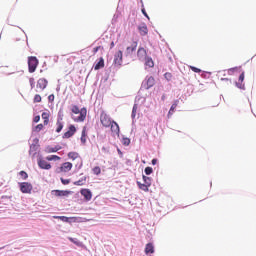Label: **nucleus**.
<instances>
[{"mask_svg": "<svg viewBox=\"0 0 256 256\" xmlns=\"http://www.w3.org/2000/svg\"><path fill=\"white\" fill-rule=\"evenodd\" d=\"M68 239H69V241H71V243H74L75 245H77V239L72 238V237H69Z\"/></svg>", "mask_w": 256, "mask_h": 256, "instance_id": "obj_45", "label": "nucleus"}, {"mask_svg": "<svg viewBox=\"0 0 256 256\" xmlns=\"http://www.w3.org/2000/svg\"><path fill=\"white\" fill-rule=\"evenodd\" d=\"M19 175L24 181L29 178V175L25 171H20Z\"/></svg>", "mask_w": 256, "mask_h": 256, "instance_id": "obj_32", "label": "nucleus"}, {"mask_svg": "<svg viewBox=\"0 0 256 256\" xmlns=\"http://www.w3.org/2000/svg\"><path fill=\"white\" fill-rule=\"evenodd\" d=\"M57 151H61V146H55V147H51V146H47L45 148V153H57Z\"/></svg>", "mask_w": 256, "mask_h": 256, "instance_id": "obj_17", "label": "nucleus"}, {"mask_svg": "<svg viewBox=\"0 0 256 256\" xmlns=\"http://www.w3.org/2000/svg\"><path fill=\"white\" fill-rule=\"evenodd\" d=\"M73 169V164L71 162H64L58 169V173H69Z\"/></svg>", "mask_w": 256, "mask_h": 256, "instance_id": "obj_8", "label": "nucleus"}, {"mask_svg": "<svg viewBox=\"0 0 256 256\" xmlns=\"http://www.w3.org/2000/svg\"><path fill=\"white\" fill-rule=\"evenodd\" d=\"M137 185L139 187V189H141L142 191H145L146 193L149 191V186L148 184H141V182H137Z\"/></svg>", "mask_w": 256, "mask_h": 256, "instance_id": "obj_26", "label": "nucleus"}, {"mask_svg": "<svg viewBox=\"0 0 256 256\" xmlns=\"http://www.w3.org/2000/svg\"><path fill=\"white\" fill-rule=\"evenodd\" d=\"M114 120L111 119V116H109L107 113L105 112H102L100 114V123L103 127H105L106 129L111 127V123L113 122Z\"/></svg>", "mask_w": 256, "mask_h": 256, "instance_id": "obj_3", "label": "nucleus"}, {"mask_svg": "<svg viewBox=\"0 0 256 256\" xmlns=\"http://www.w3.org/2000/svg\"><path fill=\"white\" fill-rule=\"evenodd\" d=\"M152 165H157V159L154 158V159L152 160Z\"/></svg>", "mask_w": 256, "mask_h": 256, "instance_id": "obj_48", "label": "nucleus"}, {"mask_svg": "<svg viewBox=\"0 0 256 256\" xmlns=\"http://www.w3.org/2000/svg\"><path fill=\"white\" fill-rule=\"evenodd\" d=\"M114 65L121 67L123 65V51L119 50L114 55Z\"/></svg>", "mask_w": 256, "mask_h": 256, "instance_id": "obj_7", "label": "nucleus"}, {"mask_svg": "<svg viewBox=\"0 0 256 256\" xmlns=\"http://www.w3.org/2000/svg\"><path fill=\"white\" fill-rule=\"evenodd\" d=\"M46 161H61V157L57 155H50L46 157Z\"/></svg>", "mask_w": 256, "mask_h": 256, "instance_id": "obj_28", "label": "nucleus"}, {"mask_svg": "<svg viewBox=\"0 0 256 256\" xmlns=\"http://www.w3.org/2000/svg\"><path fill=\"white\" fill-rule=\"evenodd\" d=\"M39 65V60L35 56L28 57V71L29 73H35Z\"/></svg>", "mask_w": 256, "mask_h": 256, "instance_id": "obj_2", "label": "nucleus"}, {"mask_svg": "<svg viewBox=\"0 0 256 256\" xmlns=\"http://www.w3.org/2000/svg\"><path fill=\"white\" fill-rule=\"evenodd\" d=\"M42 119L44 120V125H49V112H43Z\"/></svg>", "mask_w": 256, "mask_h": 256, "instance_id": "obj_27", "label": "nucleus"}, {"mask_svg": "<svg viewBox=\"0 0 256 256\" xmlns=\"http://www.w3.org/2000/svg\"><path fill=\"white\" fill-rule=\"evenodd\" d=\"M63 118H58L57 119V122H56V125H57V128H56V133H61V131H63Z\"/></svg>", "mask_w": 256, "mask_h": 256, "instance_id": "obj_21", "label": "nucleus"}, {"mask_svg": "<svg viewBox=\"0 0 256 256\" xmlns=\"http://www.w3.org/2000/svg\"><path fill=\"white\" fill-rule=\"evenodd\" d=\"M137 56L140 61H143V59H147V50H145V48L143 47H140L137 51Z\"/></svg>", "mask_w": 256, "mask_h": 256, "instance_id": "obj_15", "label": "nucleus"}, {"mask_svg": "<svg viewBox=\"0 0 256 256\" xmlns=\"http://www.w3.org/2000/svg\"><path fill=\"white\" fill-rule=\"evenodd\" d=\"M99 49H101V46L93 48L94 55H95V53H97L99 51Z\"/></svg>", "mask_w": 256, "mask_h": 256, "instance_id": "obj_47", "label": "nucleus"}, {"mask_svg": "<svg viewBox=\"0 0 256 256\" xmlns=\"http://www.w3.org/2000/svg\"><path fill=\"white\" fill-rule=\"evenodd\" d=\"M71 111L74 113V115H79L78 117L72 116V119L75 123H83V121L87 119V108L83 107L79 109V106L73 105Z\"/></svg>", "mask_w": 256, "mask_h": 256, "instance_id": "obj_1", "label": "nucleus"}, {"mask_svg": "<svg viewBox=\"0 0 256 256\" xmlns=\"http://www.w3.org/2000/svg\"><path fill=\"white\" fill-rule=\"evenodd\" d=\"M54 219H60V221H63L64 223H69V217L66 216H54Z\"/></svg>", "mask_w": 256, "mask_h": 256, "instance_id": "obj_30", "label": "nucleus"}, {"mask_svg": "<svg viewBox=\"0 0 256 256\" xmlns=\"http://www.w3.org/2000/svg\"><path fill=\"white\" fill-rule=\"evenodd\" d=\"M235 71H239V68H238V67L230 68V69L228 70V73H235Z\"/></svg>", "mask_w": 256, "mask_h": 256, "instance_id": "obj_43", "label": "nucleus"}, {"mask_svg": "<svg viewBox=\"0 0 256 256\" xmlns=\"http://www.w3.org/2000/svg\"><path fill=\"white\" fill-rule=\"evenodd\" d=\"M164 77L166 80L171 81V79H173V74H171L170 72H166L164 74Z\"/></svg>", "mask_w": 256, "mask_h": 256, "instance_id": "obj_36", "label": "nucleus"}, {"mask_svg": "<svg viewBox=\"0 0 256 256\" xmlns=\"http://www.w3.org/2000/svg\"><path fill=\"white\" fill-rule=\"evenodd\" d=\"M138 31L142 37H145L147 33H149V29L147 28V25L142 24L138 27Z\"/></svg>", "mask_w": 256, "mask_h": 256, "instance_id": "obj_16", "label": "nucleus"}, {"mask_svg": "<svg viewBox=\"0 0 256 256\" xmlns=\"http://www.w3.org/2000/svg\"><path fill=\"white\" fill-rule=\"evenodd\" d=\"M162 101H165V95L162 96Z\"/></svg>", "mask_w": 256, "mask_h": 256, "instance_id": "obj_52", "label": "nucleus"}, {"mask_svg": "<svg viewBox=\"0 0 256 256\" xmlns=\"http://www.w3.org/2000/svg\"><path fill=\"white\" fill-rule=\"evenodd\" d=\"M221 81H229L227 78H222Z\"/></svg>", "mask_w": 256, "mask_h": 256, "instance_id": "obj_50", "label": "nucleus"}, {"mask_svg": "<svg viewBox=\"0 0 256 256\" xmlns=\"http://www.w3.org/2000/svg\"><path fill=\"white\" fill-rule=\"evenodd\" d=\"M94 175H101V167L96 166L92 169Z\"/></svg>", "mask_w": 256, "mask_h": 256, "instance_id": "obj_31", "label": "nucleus"}, {"mask_svg": "<svg viewBox=\"0 0 256 256\" xmlns=\"http://www.w3.org/2000/svg\"><path fill=\"white\" fill-rule=\"evenodd\" d=\"M81 143H87V126H84L82 129Z\"/></svg>", "mask_w": 256, "mask_h": 256, "instance_id": "obj_23", "label": "nucleus"}, {"mask_svg": "<svg viewBox=\"0 0 256 256\" xmlns=\"http://www.w3.org/2000/svg\"><path fill=\"white\" fill-rule=\"evenodd\" d=\"M42 129H43V124H38V125L35 127L34 131H36V133H39V131H42Z\"/></svg>", "mask_w": 256, "mask_h": 256, "instance_id": "obj_38", "label": "nucleus"}, {"mask_svg": "<svg viewBox=\"0 0 256 256\" xmlns=\"http://www.w3.org/2000/svg\"><path fill=\"white\" fill-rule=\"evenodd\" d=\"M47 85H49V81H47V79L45 78H40L37 81L36 84V91H45V89H47Z\"/></svg>", "mask_w": 256, "mask_h": 256, "instance_id": "obj_5", "label": "nucleus"}, {"mask_svg": "<svg viewBox=\"0 0 256 256\" xmlns=\"http://www.w3.org/2000/svg\"><path fill=\"white\" fill-rule=\"evenodd\" d=\"M111 47H115V43L114 42L111 43Z\"/></svg>", "mask_w": 256, "mask_h": 256, "instance_id": "obj_51", "label": "nucleus"}, {"mask_svg": "<svg viewBox=\"0 0 256 256\" xmlns=\"http://www.w3.org/2000/svg\"><path fill=\"white\" fill-rule=\"evenodd\" d=\"M21 193L30 194L33 191V185L29 182L19 183Z\"/></svg>", "mask_w": 256, "mask_h": 256, "instance_id": "obj_4", "label": "nucleus"}, {"mask_svg": "<svg viewBox=\"0 0 256 256\" xmlns=\"http://www.w3.org/2000/svg\"><path fill=\"white\" fill-rule=\"evenodd\" d=\"M75 133H77V128H75V125H70L68 128V131H66L63 134V139H69V138L73 137L75 135Z\"/></svg>", "mask_w": 256, "mask_h": 256, "instance_id": "obj_9", "label": "nucleus"}, {"mask_svg": "<svg viewBox=\"0 0 256 256\" xmlns=\"http://www.w3.org/2000/svg\"><path fill=\"white\" fill-rule=\"evenodd\" d=\"M132 117H135V107L132 110Z\"/></svg>", "mask_w": 256, "mask_h": 256, "instance_id": "obj_49", "label": "nucleus"}, {"mask_svg": "<svg viewBox=\"0 0 256 256\" xmlns=\"http://www.w3.org/2000/svg\"><path fill=\"white\" fill-rule=\"evenodd\" d=\"M38 167H40V169H45L46 171H49V169H51V163L47 162V160L43 158H39Z\"/></svg>", "mask_w": 256, "mask_h": 256, "instance_id": "obj_10", "label": "nucleus"}, {"mask_svg": "<svg viewBox=\"0 0 256 256\" xmlns=\"http://www.w3.org/2000/svg\"><path fill=\"white\" fill-rule=\"evenodd\" d=\"M34 123H39V121H41V116H35L33 119Z\"/></svg>", "mask_w": 256, "mask_h": 256, "instance_id": "obj_44", "label": "nucleus"}, {"mask_svg": "<svg viewBox=\"0 0 256 256\" xmlns=\"http://www.w3.org/2000/svg\"><path fill=\"white\" fill-rule=\"evenodd\" d=\"M29 83H30V87L33 89V87H35V78H30Z\"/></svg>", "mask_w": 256, "mask_h": 256, "instance_id": "obj_42", "label": "nucleus"}, {"mask_svg": "<svg viewBox=\"0 0 256 256\" xmlns=\"http://www.w3.org/2000/svg\"><path fill=\"white\" fill-rule=\"evenodd\" d=\"M142 13L144 15V17L149 19V15L147 14V12L145 11V8L142 9Z\"/></svg>", "mask_w": 256, "mask_h": 256, "instance_id": "obj_46", "label": "nucleus"}, {"mask_svg": "<svg viewBox=\"0 0 256 256\" xmlns=\"http://www.w3.org/2000/svg\"><path fill=\"white\" fill-rule=\"evenodd\" d=\"M122 145H126V146L131 145V139L123 138L122 139Z\"/></svg>", "mask_w": 256, "mask_h": 256, "instance_id": "obj_35", "label": "nucleus"}, {"mask_svg": "<svg viewBox=\"0 0 256 256\" xmlns=\"http://www.w3.org/2000/svg\"><path fill=\"white\" fill-rule=\"evenodd\" d=\"M103 67H105V60L103 59V57H101L99 62H97L94 66V69L95 71H99V69H103Z\"/></svg>", "mask_w": 256, "mask_h": 256, "instance_id": "obj_19", "label": "nucleus"}, {"mask_svg": "<svg viewBox=\"0 0 256 256\" xmlns=\"http://www.w3.org/2000/svg\"><path fill=\"white\" fill-rule=\"evenodd\" d=\"M245 81V72H242L238 78V82H236V87L238 89H245V84L243 83Z\"/></svg>", "mask_w": 256, "mask_h": 256, "instance_id": "obj_12", "label": "nucleus"}, {"mask_svg": "<svg viewBox=\"0 0 256 256\" xmlns=\"http://www.w3.org/2000/svg\"><path fill=\"white\" fill-rule=\"evenodd\" d=\"M48 101H49V103H53V101H55V95L54 94H50L48 96Z\"/></svg>", "mask_w": 256, "mask_h": 256, "instance_id": "obj_41", "label": "nucleus"}, {"mask_svg": "<svg viewBox=\"0 0 256 256\" xmlns=\"http://www.w3.org/2000/svg\"><path fill=\"white\" fill-rule=\"evenodd\" d=\"M144 171H145V173H146L147 175H151V173H153V168H151V167H146Z\"/></svg>", "mask_w": 256, "mask_h": 256, "instance_id": "obj_40", "label": "nucleus"}, {"mask_svg": "<svg viewBox=\"0 0 256 256\" xmlns=\"http://www.w3.org/2000/svg\"><path fill=\"white\" fill-rule=\"evenodd\" d=\"M60 181H61L62 185H69V183H71V180L64 179V178H60Z\"/></svg>", "mask_w": 256, "mask_h": 256, "instance_id": "obj_37", "label": "nucleus"}, {"mask_svg": "<svg viewBox=\"0 0 256 256\" xmlns=\"http://www.w3.org/2000/svg\"><path fill=\"white\" fill-rule=\"evenodd\" d=\"M41 101H42L41 95L36 94V95L34 96L33 102H34V103H41Z\"/></svg>", "mask_w": 256, "mask_h": 256, "instance_id": "obj_34", "label": "nucleus"}, {"mask_svg": "<svg viewBox=\"0 0 256 256\" xmlns=\"http://www.w3.org/2000/svg\"><path fill=\"white\" fill-rule=\"evenodd\" d=\"M53 193L56 197H67L71 195V191L69 190H54Z\"/></svg>", "mask_w": 256, "mask_h": 256, "instance_id": "obj_13", "label": "nucleus"}, {"mask_svg": "<svg viewBox=\"0 0 256 256\" xmlns=\"http://www.w3.org/2000/svg\"><path fill=\"white\" fill-rule=\"evenodd\" d=\"M145 253L146 255H152V253H155V246H153V243L146 244Z\"/></svg>", "mask_w": 256, "mask_h": 256, "instance_id": "obj_18", "label": "nucleus"}, {"mask_svg": "<svg viewBox=\"0 0 256 256\" xmlns=\"http://www.w3.org/2000/svg\"><path fill=\"white\" fill-rule=\"evenodd\" d=\"M71 219H73V220L75 221L77 218H75V217H72Z\"/></svg>", "mask_w": 256, "mask_h": 256, "instance_id": "obj_53", "label": "nucleus"}, {"mask_svg": "<svg viewBox=\"0 0 256 256\" xmlns=\"http://www.w3.org/2000/svg\"><path fill=\"white\" fill-rule=\"evenodd\" d=\"M135 51H137V41L132 42V44L126 48L125 56L131 57Z\"/></svg>", "mask_w": 256, "mask_h": 256, "instance_id": "obj_6", "label": "nucleus"}, {"mask_svg": "<svg viewBox=\"0 0 256 256\" xmlns=\"http://www.w3.org/2000/svg\"><path fill=\"white\" fill-rule=\"evenodd\" d=\"M68 157H69V159H72L73 161H75V159L79 158V153H77V152H69L68 153Z\"/></svg>", "mask_w": 256, "mask_h": 256, "instance_id": "obj_29", "label": "nucleus"}, {"mask_svg": "<svg viewBox=\"0 0 256 256\" xmlns=\"http://www.w3.org/2000/svg\"><path fill=\"white\" fill-rule=\"evenodd\" d=\"M177 105H179V100H175L174 103L172 104L169 112H168V117H171L173 113H175V109H177Z\"/></svg>", "mask_w": 256, "mask_h": 256, "instance_id": "obj_22", "label": "nucleus"}, {"mask_svg": "<svg viewBox=\"0 0 256 256\" xmlns=\"http://www.w3.org/2000/svg\"><path fill=\"white\" fill-rule=\"evenodd\" d=\"M145 59V65L147 67H155V62H153V59L151 57H146Z\"/></svg>", "mask_w": 256, "mask_h": 256, "instance_id": "obj_25", "label": "nucleus"}, {"mask_svg": "<svg viewBox=\"0 0 256 256\" xmlns=\"http://www.w3.org/2000/svg\"><path fill=\"white\" fill-rule=\"evenodd\" d=\"M143 181H144V184H146L149 187H151V178L150 177L143 176Z\"/></svg>", "mask_w": 256, "mask_h": 256, "instance_id": "obj_33", "label": "nucleus"}, {"mask_svg": "<svg viewBox=\"0 0 256 256\" xmlns=\"http://www.w3.org/2000/svg\"><path fill=\"white\" fill-rule=\"evenodd\" d=\"M81 195L84 196L85 201H91L93 199V193H91V190L89 189H82L80 191Z\"/></svg>", "mask_w": 256, "mask_h": 256, "instance_id": "obj_11", "label": "nucleus"}, {"mask_svg": "<svg viewBox=\"0 0 256 256\" xmlns=\"http://www.w3.org/2000/svg\"><path fill=\"white\" fill-rule=\"evenodd\" d=\"M155 85V78L153 76L148 77L146 81V89H151Z\"/></svg>", "mask_w": 256, "mask_h": 256, "instance_id": "obj_20", "label": "nucleus"}, {"mask_svg": "<svg viewBox=\"0 0 256 256\" xmlns=\"http://www.w3.org/2000/svg\"><path fill=\"white\" fill-rule=\"evenodd\" d=\"M110 129L114 135H119V133L121 132L119 124L115 122V120L110 124Z\"/></svg>", "mask_w": 256, "mask_h": 256, "instance_id": "obj_14", "label": "nucleus"}, {"mask_svg": "<svg viewBox=\"0 0 256 256\" xmlns=\"http://www.w3.org/2000/svg\"><path fill=\"white\" fill-rule=\"evenodd\" d=\"M191 71H193L194 73H201V69L194 67V66H190Z\"/></svg>", "mask_w": 256, "mask_h": 256, "instance_id": "obj_39", "label": "nucleus"}, {"mask_svg": "<svg viewBox=\"0 0 256 256\" xmlns=\"http://www.w3.org/2000/svg\"><path fill=\"white\" fill-rule=\"evenodd\" d=\"M85 183H87V177L84 176L82 177L80 180L75 181L74 185L78 186V187H82V185H85Z\"/></svg>", "mask_w": 256, "mask_h": 256, "instance_id": "obj_24", "label": "nucleus"}]
</instances>
